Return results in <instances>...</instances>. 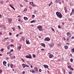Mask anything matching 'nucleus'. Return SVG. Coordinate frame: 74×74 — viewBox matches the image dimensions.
<instances>
[{"instance_id": "obj_1", "label": "nucleus", "mask_w": 74, "mask_h": 74, "mask_svg": "<svg viewBox=\"0 0 74 74\" xmlns=\"http://www.w3.org/2000/svg\"><path fill=\"white\" fill-rule=\"evenodd\" d=\"M56 14L58 18H62V14L60 13V12H56Z\"/></svg>"}, {"instance_id": "obj_2", "label": "nucleus", "mask_w": 74, "mask_h": 74, "mask_svg": "<svg viewBox=\"0 0 74 74\" xmlns=\"http://www.w3.org/2000/svg\"><path fill=\"white\" fill-rule=\"evenodd\" d=\"M37 29H39V31H42V27L41 25H38L37 27Z\"/></svg>"}, {"instance_id": "obj_3", "label": "nucleus", "mask_w": 74, "mask_h": 74, "mask_svg": "<svg viewBox=\"0 0 74 74\" xmlns=\"http://www.w3.org/2000/svg\"><path fill=\"white\" fill-rule=\"evenodd\" d=\"M50 40V38H48V37H47L46 38H45L44 39V40L46 41H49Z\"/></svg>"}, {"instance_id": "obj_4", "label": "nucleus", "mask_w": 74, "mask_h": 74, "mask_svg": "<svg viewBox=\"0 0 74 74\" xmlns=\"http://www.w3.org/2000/svg\"><path fill=\"white\" fill-rule=\"evenodd\" d=\"M34 71H35V73H37L38 72V69H37V68L35 66L34 68Z\"/></svg>"}, {"instance_id": "obj_5", "label": "nucleus", "mask_w": 74, "mask_h": 74, "mask_svg": "<svg viewBox=\"0 0 74 74\" xmlns=\"http://www.w3.org/2000/svg\"><path fill=\"white\" fill-rule=\"evenodd\" d=\"M0 27H2V29H5V25H0Z\"/></svg>"}, {"instance_id": "obj_6", "label": "nucleus", "mask_w": 74, "mask_h": 74, "mask_svg": "<svg viewBox=\"0 0 74 74\" xmlns=\"http://www.w3.org/2000/svg\"><path fill=\"white\" fill-rule=\"evenodd\" d=\"M26 42L27 44H30V42H29V41L28 39H26Z\"/></svg>"}, {"instance_id": "obj_7", "label": "nucleus", "mask_w": 74, "mask_h": 74, "mask_svg": "<svg viewBox=\"0 0 74 74\" xmlns=\"http://www.w3.org/2000/svg\"><path fill=\"white\" fill-rule=\"evenodd\" d=\"M8 21L9 23H11V21H12V19L11 18H9L8 20Z\"/></svg>"}, {"instance_id": "obj_8", "label": "nucleus", "mask_w": 74, "mask_h": 74, "mask_svg": "<svg viewBox=\"0 0 74 74\" xmlns=\"http://www.w3.org/2000/svg\"><path fill=\"white\" fill-rule=\"evenodd\" d=\"M74 13V10L72 9V12L71 13L70 15H73V14Z\"/></svg>"}, {"instance_id": "obj_9", "label": "nucleus", "mask_w": 74, "mask_h": 74, "mask_svg": "<svg viewBox=\"0 0 74 74\" xmlns=\"http://www.w3.org/2000/svg\"><path fill=\"white\" fill-rule=\"evenodd\" d=\"M37 22V21L34 20L33 21H32L30 22L31 23H35V22Z\"/></svg>"}, {"instance_id": "obj_10", "label": "nucleus", "mask_w": 74, "mask_h": 74, "mask_svg": "<svg viewBox=\"0 0 74 74\" xmlns=\"http://www.w3.org/2000/svg\"><path fill=\"white\" fill-rule=\"evenodd\" d=\"M43 66L44 67H45V68H46V69H48V66L47 65H44Z\"/></svg>"}, {"instance_id": "obj_11", "label": "nucleus", "mask_w": 74, "mask_h": 74, "mask_svg": "<svg viewBox=\"0 0 74 74\" xmlns=\"http://www.w3.org/2000/svg\"><path fill=\"white\" fill-rule=\"evenodd\" d=\"M23 65V69H25V67H26V64H22Z\"/></svg>"}, {"instance_id": "obj_12", "label": "nucleus", "mask_w": 74, "mask_h": 74, "mask_svg": "<svg viewBox=\"0 0 74 74\" xmlns=\"http://www.w3.org/2000/svg\"><path fill=\"white\" fill-rule=\"evenodd\" d=\"M32 56L30 54L28 55V58L32 59Z\"/></svg>"}, {"instance_id": "obj_13", "label": "nucleus", "mask_w": 74, "mask_h": 74, "mask_svg": "<svg viewBox=\"0 0 74 74\" xmlns=\"http://www.w3.org/2000/svg\"><path fill=\"white\" fill-rule=\"evenodd\" d=\"M52 57H53V56L52 54L50 55L49 56V58H52Z\"/></svg>"}, {"instance_id": "obj_14", "label": "nucleus", "mask_w": 74, "mask_h": 74, "mask_svg": "<svg viewBox=\"0 0 74 74\" xmlns=\"http://www.w3.org/2000/svg\"><path fill=\"white\" fill-rule=\"evenodd\" d=\"M70 34H71L69 32H68L66 33V35L68 36H70Z\"/></svg>"}, {"instance_id": "obj_15", "label": "nucleus", "mask_w": 74, "mask_h": 74, "mask_svg": "<svg viewBox=\"0 0 74 74\" xmlns=\"http://www.w3.org/2000/svg\"><path fill=\"white\" fill-rule=\"evenodd\" d=\"M10 58L11 59H15V56L12 57L11 56L10 57Z\"/></svg>"}, {"instance_id": "obj_16", "label": "nucleus", "mask_w": 74, "mask_h": 74, "mask_svg": "<svg viewBox=\"0 0 74 74\" xmlns=\"http://www.w3.org/2000/svg\"><path fill=\"white\" fill-rule=\"evenodd\" d=\"M41 45L42 46V47H43L44 48H45V44L44 43H42L41 44Z\"/></svg>"}, {"instance_id": "obj_17", "label": "nucleus", "mask_w": 74, "mask_h": 74, "mask_svg": "<svg viewBox=\"0 0 74 74\" xmlns=\"http://www.w3.org/2000/svg\"><path fill=\"white\" fill-rule=\"evenodd\" d=\"M24 20H28V18L26 17H24Z\"/></svg>"}, {"instance_id": "obj_18", "label": "nucleus", "mask_w": 74, "mask_h": 74, "mask_svg": "<svg viewBox=\"0 0 74 74\" xmlns=\"http://www.w3.org/2000/svg\"><path fill=\"white\" fill-rule=\"evenodd\" d=\"M21 40H22L23 41H24L25 40V38L23 37H22V38H21Z\"/></svg>"}, {"instance_id": "obj_19", "label": "nucleus", "mask_w": 74, "mask_h": 74, "mask_svg": "<svg viewBox=\"0 0 74 74\" xmlns=\"http://www.w3.org/2000/svg\"><path fill=\"white\" fill-rule=\"evenodd\" d=\"M60 1V0H56L55 2L56 3H59Z\"/></svg>"}, {"instance_id": "obj_20", "label": "nucleus", "mask_w": 74, "mask_h": 74, "mask_svg": "<svg viewBox=\"0 0 74 74\" xmlns=\"http://www.w3.org/2000/svg\"><path fill=\"white\" fill-rule=\"evenodd\" d=\"M32 3V6H33V7H36V5L34 4H33V2H31Z\"/></svg>"}, {"instance_id": "obj_21", "label": "nucleus", "mask_w": 74, "mask_h": 74, "mask_svg": "<svg viewBox=\"0 0 74 74\" xmlns=\"http://www.w3.org/2000/svg\"><path fill=\"white\" fill-rule=\"evenodd\" d=\"M21 46H19V47H18V49H21Z\"/></svg>"}, {"instance_id": "obj_22", "label": "nucleus", "mask_w": 74, "mask_h": 74, "mask_svg": "<svg viewBox=\"0 0 74 74\" xmlns=\"http://www.w3.org/2000/svg\"><path fill=\"white\" fill-rule=\"evenodd\" d=\"M64 48L65 49H68V46H64Z\"/></svg>"}, {"instance_id": "obj_23", "label": "nucleus", "mask_w": 74, "mask_h": 74, "mask_svg": "<svg viewBox=\"0 0 74 74\" xmlns=\"http://www.w3.org/2000/svg\"><path fill=\"white\" fill-rule=\"evenodd\" d=\"M70 60L71 62H73V58L70 59Z\"/></svg>"}, {"instance_id": "obj_24", "label": "nucleus", "mask_w": 74, "mask_h": 74, "mask_svg": "<svg viewBox=\"0 0 74 74\" xmlns=\"http://www.w3.org/2000/svg\"><path fill=\"white\" fill-rule=\"evenodd\" d=\"M62 70L64 74H65V70L64 69H62Z\"/></svg>"}, {"instance_id": "obj_25", "label": "nucleus", "mask_w": 74, "mask_h": 74, "mask_svg": "<svg viewBox=\"0 0 74 74\" xmlns=\"http://www.w3.org/2000/svg\"><path fill=\"white\" fill-rule=\"evenodd\" d=\"M6 63H7V62H6L5 61H4L3 62V64L4 65V64H6Z\"/></svg>"}, {"instance_id": "obj_26", "label": "nucleus", "mask_w": 74, "mask_h": 74, "mask_svg": "<svg viewBox=\"0 0 74 74\" xmlns=\"http://www.w3.org/2000/svg\"><path fill=\"white\" fill-rule=\"evenodd\" d=\"M10 67H11L12 69V68H13V64H10Z\"/></svg>"}, {"instance_id": "obj_27", "label": "nucleus", "mask_w": 74, "mask_h": 74, "mask_svg": "<svg viewBox=\"0 0 74 74\" xmlns=\"http://www.w3.org/2000/svg\"><path fill=\"white\" fill-rule=\"evenodd\" d=\"M10 45H8L7 47V48L8 49H10Z\"/></svg>"}, {"instance_id": "obj_28", "label": "nucleus", "mask_w": 74, "mask_h": 74, "mask_svg": "<svg viewBox=\"0 0 74 74\" xmlns=\"http://www.w3.org/2000/svg\"><path fill=\"white\" fill-rule=\"evenodd\" d=\"M32 73H35V71H34L33 69L32 70Z\"/></svg>"}, {"instance_id": "obj_29", "label": "nucleus", "mask_w": 74, "mask_h": 74, "mask_svg": "<svg viewBox=\"0 0 74 74\" xmlns=\"http://www.w3.org/2000/svg\"><path fill=\"white\" fill-rule=\"evenodd\" d=\"M10 45V47H14V45H13L12 44Z\"/></svg>"}, {"instance_id": "obj_30", "label": "nucleus", "mask_w": 74, "mask_h": 74, "mask_svg": "<svg viewBox=\"0 0 74 74\" xmlns=\"http://www.w3.org/2000/svg\"><path fill=\"white\" fill-rule=\"evenodd\" d=\"M0 3L1 4H3V1H1Z\"/></svg>"}, {"instance_id": "obj_31", "label": "nucleus", "mask_w": 74, "mask_h": 74, "mask_svg": "<svg viewBox=\"0 0 74 74\" xmlns=\"http://www.w3.org/2000/svg\"><path fill=\"white\" fill-rule=\"evenodd\" d=\"M12 29H13V31H15V29L14 27H12Z\"/></svg>"}, {"instance_id": "obj_32", "label": "nucleus", "mask_w": 74, "mask_h": 74, "mask_svg": "<svg viewBox=\"0 0 74 74\" xmlns=\"http://www.w3.org/2000/svg\"><path fill=\"white\" fill-rule=\"evenodd\" d=\"M70 69L71 70H74V69H73V68H70Z\"/></svg>"}, {"instance_id": "obj_33", "label": "nucleus", "mask_w": 74, "mask_h": 74, "mask_svg": "<svg viewBox=\"0 0 74 74\" xmlns=\"http://www.w3.org/2000/svg\"><path fill=\"white\" fill-rule=\"evenodd\" d=\"M8 39H9V40H10V38H4L5 40H7Z\"/></svg>"}, {"instance_id": "obj_34", "label": "nucleus", "mask_w": 74, "mask_h": 74, "mask_svg": "<svg viewBox=\"0 0 74 74\" xmlns=\"http://www.w3.org/2000/svg\"><path fill=\"white\" fill-rule=\"evenodd\" d=\"M18 29H21V27H20V26L18 25Z\"/></svg>"}, {"instance_id": "obj_35", "label": "nucleus", "mask_w": 74, "mask_h": 74, "mask_svg": "<svg viewBox=\"0 0 74 74\" xmlns=\"http://www.w3.org/2000/svg\"><path fill=\"white\" fill-rule=\"evenodd\" d=\"M58 27L59 29H60L61 28V27L60 26V25H59L58 26Z\"/></svg>"}, {"instance_id": "obj_36", "label": "nucleus", "mask_w": 74, "mask_h": 74, "mask_svg": "<svg viewBox=\"0 0 74 74\" xmlns=\"http://www.w3.org/2000/svg\"><path fill=\"white\" fill-rule=\"evenodd\" d=\"M32 55L34 58H36V55L35 54H33Z\"/></svg>"}, {"instance_id": "obj_37", "label": "nucleus", "mask_w": 74, "mask_h": 74, "mask_svg": "<svg viewBox=\"0 0 74 74\" xmlns=\"http://www.w3.org/2000/svg\"><path fill=\"white\" fill-rule=\"evenodd\" d=\"M3 50H4V49H1V52H3Z\"/></svg>"}, {"instance_id": "obj_38", "label": "nucleus", "mask_w": 74, "mask_h": 74, "mask_svg": "<svg viewBox=\"0 0 74 74\" xmlns=\"http://www.w3.org/2000/svg\"><path fill=\"white\" fill-rule=\"evenodd\" d=\"M35 17V16L34 15H32V18H34Z\"/></svg>"}, {"instance_id": "obj_39", "label": "nucleus", "mask_w": 74, "mask_h": 74, "mask_svg": "<svg viewBox=\"0 0 74 74\" xmlns=\"http://www.w3.org/2000/svg\"><path fill=\"white\" fill-rule=\"evenodd\" d=\"M71 66H70V65H69L68 66V68H69L70 69V68H71Z\"/></svg>"}, {"instance_id": "obj_40", "label": "nucleus", "mask_w": 74, "mask_h": 74, "mask_svg": "<svg viewBox=\"0 0 74 74\" xmlns=\"http://www.w3.org/2000/svg\"><path fill=\"white\" fill-rule=\"evenodd\" d=\"M25 67H29V65H26Z\"/></svg>"}, {"instance_id": "obj_41", "label": "nucleus", "mask_w": 74, "mask_h": 74, "mask_svg": "<svg viewBox=\"0 0 74 74\" xmlns=\"http://www.w3.org/2000/svg\"><path fill=\"white\" fill-rule=\"evenodd\" d=\"M28 55H27L25 56V58H28Z\"/></svg>"}, {"instance_id": "obj_42", "label": "nucleus", "mask_w": 74, "mask_h": 74, "mask_svg": "<svg viewBox=\"0 0 74 74\" xmlns=\"http://www.w3.org/2000/svg\"><path fill=\"white\" fill-rule=\"evenodd\" d=\"M21 60H22V61H23V62H25V60H23V59L21 58Z\"/></svg>"}, {"instance_id": "obj_43", "label": "nucleus", "mask_w": 74, "mask_h": 74, "mask_svg": "<svg viewBox=\"0 0 74 74\" xmlns=\"http://www.w3.org/2000/svg\"><path fill=\"white\" fill-rule=\"evenodd\" d=\"M24 11H27V9H26V8H25L24 9Z\"/></svg>"}, {"instance_id": "obj_44", "label": "nucleus", "mask_w": 74, "mask_h": 74, "mask_svg": "<svg viewBox=\"0 0 74 74\" xmlns=\"http://www.w3.org/2000/svg\"><path fill=\"white\" fill-rule=\"evenodd\" d=\"M51 29L52 30V31H53V32H54V31H55V30H54V29H53V28H51Z\"/></svg>"}, {"instance_id": "obj_45", "label": "nucleus", "mask_w": 74, "mask_h": 74, "mask_svg": "<svg viewBox=\"0 0 74 74\" xmlns=\"http://www.w3.org/2000/svg\"><path fill=\"white\" fill-rule=\"evenodd\" d=\"M63 38V40H64V41H66V38H65V37H64Z\"/></svg>"}, {"instance_id": "obj_46", "label": "nucleus", "mask_w": 74, "mask_h": 74, "mask_svg": "<svg viewBox=\"0 0 74 74\" xmlns=\"http://www.w3.org/2000/svg\"><path fill=\"white\" fill-rule=\"evenodd\" d=\"M34 14H37V11H35V12H34Z\"/></svg>"}, {"instance_id": "obj_47", "label": "nucleus", "mask_w": 74, "mask_h": 74, "mask_svg": "<svg viewBox=\"0 0 74 74\" xmlns=\"http://www.w3.org/2000/svg\"><path fill=\"white\" fill-rule=\"evenodd\" d=\"M39 72H41V69H39Z\"/></svg>"}, {"instance_id": "obj_48", "label": "nucleus", "mask_w": 74, "mask_h": 74, "mask_svg": "<svg viewBox=\"0 0 74 74\" xmlns=\"http://www.w3.org/2000/svg\"><path fill=\"white\" fill-rule=\"evenodd\" d=\"M64 10H67V9H66V7H64Z\"/></svg>"}, {"instance_id": "obj_49", "label": "nucleus", "mask_w": 74, "mask_h": 74, "mask_svg": "<svg viewBox=\"0 0 74 74\" xmlns=\"http://www.w3.org/2000/svg\"><path fill=\"white\" fill-rule=\"evenodd\" d=\"M66 40L68 42H69V38H67Z\"/></svg>"}, {"instance_id": "obj_50", "label": "nucleus", "mask_w": 74, "mask_h": 74, "mask_svg": "<svg viewBox=\"0 0 74 74\" xmlns=\"http://www.w3.org/2000/svg\"><path fill=\"white\" fill-rule=\"evenodd\" d=\"M6 44L7 45H9V44H10V43H9L8 42H7V43H6Z\"/></svg>"}, {"instance_id": "obj_51", "label": "nucleus", "mask_w": 74, "mask_h": 74, "mask_svg": "<svg viewBox=\"0 0 74 74\" xmlns=\"http://www.w3.org/2000/svg\"><path fill=\"white\" fill-rule=\"evenodd\" d=\"M11 8H12V9L14 10H15V8H14V7H13V6H12V7H11Z\"/></svg>"}, {"instance_id": "obj_52", "label": "nucleus", "mask_w": 74, "mask_h": 74, "mask_svg": "<svg viewBox=\"0 0 74 74\" xmlns=\"http://www.w3.org/2000/svg\"><path fill=\"white\" fill-rule=\"evenodd\" d=\"M9 35H10V36H11V35H12V34H11V32H10L9 33Z\"/></svg>"}, {"instance_id": "obj_53", "label": "nucleus", "mask_w": 74, "mask_h": 74, "mask_svg": "<svg viewBox=\"0 0 74 74\" xmlns=\"http://www.w3.org/2000/svg\"><path fill=\"white\" fill-rule=\"evenodd\" d=\"M25 73V72L24 71H23L22 72V74H24Z\"/></svg>"}, {"instance_id": "obj_54", "label": "nucleus", "mask_w": 74, "mask_h": 74, "mask_svg": "<svg viewBox=\"0 0 74 74\" xmlns=\"http://www.w3.org/2000/svg\"><path fill=\"white\" fill-rule=\"evenodd\" d=\"M20 18H18V21L19 22H20V21H21V20H20Z\"/></svg>"}, {"instance_id": "obj_55", "label": "nucleus", "mask_w": 74, "mask_h": 74, "mask_svg": "<svg viewBox=\"0 0 74 74\" xmlns=\"http://www.w3.org/2000/svg\"><path fill=\"white\" fill-rule=\"evenodd\" d=\"M72 51H73V52H74V48H73V49H72Z\"/></svg>"}, {"instance_id": "obj_56", "label": "nucleus", "mask_w": 74, "mask_h": 74, "mask_svg": "<svg viewBox=\"0 0 74 74\" xmlns=\"http://www.w3.org/2000/svg\"><path fill=\"white\" fill-rule=\"evenodd\" d=\"M51 4H52V3H49V6H50V5H51Z\"/></svg>"}, {"instance_id": "obj_57", "label": "nucleus", "mask_w": 74, "mask_h": 74, "mask_svg": "<svg viewBox=\"0 0 74 74\" xmlns=\"http://www.w3.org/2000/svg\"><path fill=\"white\" fill-rule=\"evenodd\" d=\"M29 4H30V5H32V2H30L29 3Z\"/></svg>"}, {"instance_id": "obj_58", "label": "nucleus", "mask_w": 74, "mask_h": 74, "mask_svg": "<svg viewBox=\"0 0 74 74\" xmlns=\"http://www.w3.org/2000/svg\"><path fill=\"white\" fill-rule=\"evenodd\" d=\"M10 65V63H9L8 64V66L9 67V66Z\"/></svg>"}, {"instance_id": "obj_59", "label": "nucleus", "mask_w": 74, "mask_h": 74, "mask_svg": "<svg viewBox=\"0 0 74 74\" xmlns=\"http://www.w3.org/2000/svg\"><path fill=\"white\" fill-rule=\"evenodd\" d=\"M9 53H10V52H9V51L8 52H7V55H9Z\"/></svg>"}, {"instance_id": "obj_60", "label": "nucleus", "mask_w": 74, "mask_h": 74, "mask_svg": "<svg viewBox=\"0 0 74 74\" xmlns=\"http://www.w3.org/2000/svg\"><path fill=\"white\" fill-rule=\"evenodd\" d=\"M66 44L67 45H70V43H66Z\"/></svg>"}, {"instance_id": "obj_61", "label": "nucleus", "mask_w": 74, "mask_h": 74, "mask_svg": "<svg viewBox=\"0 0 74 74\" xmlns=\"http://www.w3.org/2000/svg\"><path fill=\"white\" fill-rule=\"evenodd\" d=\"M20 6L21 7H23V5H20Z\"/></svg>"}, {"instance_id": "obj_62", "label": "nucleus", "mask_w": 74, "mask_h": 74, "mask_svg": "<svg viewBox=\"0 0 74 74\" xmlns=\"http://www.w3.org/2000/svg\"><path fill=\"white\" fill-rule=\"evenodd\" d=\"M11 42H13V41H14V40H12V39H11Z\"/></svg>"}, {"instance_id": "obj_63", "label": "nucleus", "mask_w": 74, "mask_h": 74, "mask_svg": "<svg viewBox=\"0 0 74 74\" xmlns=\"http://www.w3.org/2000/svg\"><path fill=\"white\" fill-rule=\"evenodd\" d=\"M2 73V71L1 70H0V73Z\"/></svg>"}, {"instance_id": "obj_64", "label": "nucleus", "mask_w": 74, "mask_h": 74, "mask_svg": "<svg viewBox=\"0 0 74 74\" xmlns=\"http://www.w3.org/2000/svg\"><path fill=\"white\" fill-rule=\"evenodd\" d=\"M69 74H71V72H69Z\"/></svg>"}]
</instances>
